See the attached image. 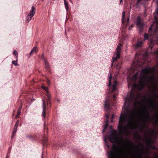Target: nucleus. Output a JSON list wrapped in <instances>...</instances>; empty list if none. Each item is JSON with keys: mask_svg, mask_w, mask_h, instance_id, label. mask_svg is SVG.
Returning <instances> with one entry per match:
<instances>
[{"mask_svg": "<svg viewBox=\"0 0 158 158\" xmlns=\"http://www.w3.org/2000/svg\"><path fill=\"white\" fill-rule=\"evenodd\" d=\"M128 118H129V122L128 123V125L131 128H134V126L131 124V123L133 122L132 117H129L126 113L123 114H121L119 118L118 129L119 134L121 135V139L123 140V141L121 142L120 140L118 139V135L117 134L116 131L115 130L112 129L110 131L111 134L110 136L108 137L105 136L104 138V142L107 148H110V146L107 142V139H109L110 142L112 143H121L123 144L126 145L129 144L130 143L129 140H124L122 136L127 128L126 124L127 122V119Z\"/></svg>", "mask_w": 158, "mask_h": 158, "instance_id": "nucleus-1", "label": "nucleus"}, {"mask_svg": "<svg viewBox=\"0 0 158 158\" xmlns=\"http://www.w3.org/2000/svg\"><path fill=\"white\" fill-rule=\"evenodd\" d=\"M141 72L144 75V76L142 79H140L139 81V84L137 85L135 84L132 87V89L135 87L138 88L139 90H141L144 89L146 85V83L145 80L147 79V81L149 83H153L152 86V92L154 94L156 95L157 92V87L154 84L155 82V78L153 77H151L148 75V74H151L153 72V70L151 68H145L142 69Z\"/></svg>", "mask_w": 158, "mask_h": 158, "instance_id": "nucleus-2", "label": "nucleus"}, {"mask_svg": "<svg viewBox=\"0 0 158 158\" xmlns=\"http://www.w3.org/2000/svg\"><path fill=\"white\" fill-rule=\"evenodd\" d=\"M122 46V45L120 44H118L112 58L111 67L114 65V68L117 69L116 73L117 75L118 74L119 71L121 68L122 65L121 62H118L117 60L119 59L120 57L121 47ZM115 75H116V74H115Z\"/></svg>", "mask_w": 158, "mask_h": 158, "instance_id": "nucleus-3", "label": "nucleus"}, {"mask_svg": "<svg viewBox=\"0 0 158 158\" xmlns=\"http://www.w3.org/2000/svg\"><path fill=\"white\" fill-rule=\"evenodd\" d=\"M109 78V83L108 86L109 87V89L108 90V92L107 94V97L106 99H112V98L115 99V98H117L118 93V89L116 88L118 83L116 80H114L113 84L112 86L111 87L112 76L110 74Z\"/></svg>", "mask_w": 158, "mask_h": 158, "instance_id": "nucleus-4", "label": "nucleus"}, {"mask_svg": "<svg viewBox=\"0 0 158 158\" xmlns=\"http://www.w3.org/2000/svg\"><path fill=\"white\" fill-rule=\"evenodd\" d=\"M157 15L155 16L154 23L151 25L149 29V33L151 36L158 37V8L156 10Z\"/></svg>", "mask_w": 158, "mask_h": 158, "instance_id": "nucleus-5", "label": "nucleus"}, {"mask_svg": "<svg viewBox=\"0 0 158 158\" xmlns=\"http://www.w3.org/2000/svg\"><path fill=\"white\" fill-rule=\"evenodd\" d=\"M133 99H125L124 102V108L125 110H128L132 106L133 104L132 100ZM137 100L138 99H135ZM143 100H155V99H143Z\"/></svg>", "mask_w": 158, "mask_h": 158, "instance_id": "nucleus-6", "label": "nucleus"}, {"mask_svg": "<svg viewBox=\"0 0 158 158\" xmlns=\"http://www.w3.org/2000/svg\"><path fill=\"white\" fill-rule=\"evenodd\" d=\"M116 99H106L105 101V109L107 111L110 109L112 106L114 105Z\"/></svg>", "mask_w": 158, "mask_h": 158, "instance_id": "nucleus-7", "label": "nucleus"}, {"mask_svg": "<svg viewBox=\"0 0 158 158\" xmlns=\"http://www.w3.org/2000/svg\"><path fill=\"white\" fill-rule=\"evenodd\" d=\"M136 23L137 27L139 28V33H140L143 31V27L144 24L139 16L137 17Z\"/></svg>", "mask_w": 158, "mask_h": 158, "instance_id": "nucleus-8", "label": "nucleus"}, {"mask_svg": "<svg viewBox=\"0 0 158 158\" xmlns=\"http://www.w3.org/2000/svg\"><path fill=\"white\" fill-rule=\"evenodd\" d=\"M125 12L123 11V15H122V23L123 24H124L125 26V27H123L122 29V32L124 33L126 31V27L129 23V17H128L127 18V20H126L125 19Z\"/></svg>", "mask_w": 158, "mask_h": 158, "instance_id": "nucleus-9", "label": "nucleus"}, {"mask_svg": "<svg viewBox=\"0 0 158 158\" xmlns=\"http://www.w3.org/2000/svg\"><path fill=\"white\" fill-rule=\"evenodd\" d=\"M142 110L143 111V116L144 118V121L146 123L148 119H151L152 120H153L152 118H151L149 113L148 110L144 106L142 108Z\"/></svg>", "mask_w": 158, "mask_h": 158, "instance_id": "nucleus-10", "label": "nucleus"}, {"mask_svg": "<svg viewBox=\"0 0 158 158\" xmlns=\"http://www.w3.org/2000/svg\"><path fill=\"white\" fill-rule=\"evenodd\" d=\"M48 104V100L47 99H44L43 100V112L42 113V115L44 118L45 117V109L46 106Z\"/></svg>", "mask_w": 158, "mask_h": 158, "instance_id": "nucleus-11", "label": "nucleus"}, {"mask_svg": "<svg viewBox=\"0 0 158 158\" xmlns=\"http://www.w3.org/2000/svg\"><path fill=\"white\" fill-rule=\"evenodd\" d=\"M125 99H138V98L135 97V93L132 90H131L130 93V97L129 98H126ZM140 99H157V98H141Z\"/></svg>", "mask_w": 158, "mask_h": 158, "instance_id": "nucleus-12", "label": "nucleus"}, {"mask_svg": "<svg viewBox=\"0 0 158 158\" xmlns=\"http://www.w3.org/2000/svg\"><path fill=\"white\" fill-rule=\"evenodd\" d=\"M109 158H117L116 152L114 151H111L108 152Z\"/></svg>", "mask_w": 158, "mask_h": 158, "instance_id": "nucleus-13", "label": "nucleus"}, {"mask_svg": "<svg viewBox=\"0 0 158 158\" xmlns=\"http://www.w3.org/2000/svg\"><path fill=\"white\" fill-rule=\"evenodd\" d=\"M44 63L45 65V69L47 71H48L49 73H50V66L49 63L45 59H44Z\"/></svg>", "mask_w": 158, "mask_h": 158, "instance_id": "nucleus-14", "label": "nucleus"}, {"mask_svg": "<svg viewBox=\"0 0 158 158\" xmlns=\"http://www.w3.org/2000/svg\"><path fill=\"white\" fill-rule=\"evenodd\" d=\"M143 41H138L137 43L133 45V47L136 49L141 47L142 46Z\"/></svg>", "mask_w": 158, "mask_h": 158, "instance_id": "nucleus-15", "label": "nucleus"}, {"mask_svg": "<svg viewBox=\"0 0 158 158\" xmlns=\"http://www.w3.org/2000/svg\"><path fill=\"white\" fill-rule=\"evenodd\" d=\"M41 87L46 92V95L48 96V99H50L51 97H50V94L48 92V88L44 85H42Z\"/></svg>", "mask_w": 158, "mask_h": 158, "instance_id": "nucleus-16", "label": "nucleus"}, {"mask_svg": "<svg viewBox=\"0 0 158 158\" xmlns=\"http://www.w3.org/2000/svg\"><path fill=\"white\" fill-rule=\"evenodd\" d=\"M106 124L103 130V131H105L106 130V128L108 127V119L109 117V114L107 113L106 115Z\"/></svg>", "mask_w": 158, "mask_h": 158, "instance_id": "nucleus-17", "label": "nucleus"}, {"mask_svg": "<svg viewBox=\"0 0 158 158\" xmlns=\"http://www.w3.org/2000/svg\"><path fill=\"white\" fill-rule=\"evenodd\" d=\"M18 125L19 123H15L13 131L11 137L12 138H13V137L16 133Z\"/></svg>", "mask_w": 158, "mask_h": 158, "instance_id": "nucleus-18", "label": "nucleus"}, {"mask_svg": "<svg viewBox=\"0 0 158 158\" xmlns=\"http://www.w3.org/2000/svg\"><path fill=\"white\" fill-rule=\"evenodd\" d=\"M35 8L34 6H32L31 8V10L30 11L29 15L32 17L35 14Z\"/></svg>", "mask_w": 158, "mask_h": 158, "instance_id": "nucleus-19", "label": "nucleus"}, {"mask_svg": "<svg viewBox=\"0 0 158 158\" xmlns=\"http://www.w3.org/2000/svg\"><path fill=\"white\" fill-rule=\"evenodd\" d=\"M37 48L36 47H34L33 48V49L31 50V52L30 53V55H31L33 52H35V53H36L37 52Z\"/></svg>", "mask_w": 158, "mask_h": 158, "instance_id": "nucleus-20", "label": "nucleus"}, {"mask_svg": "<svg viewBox=\"0 0 158 158\" xmlns=\"http://www.w3.org/2000/svg\"><path fill=\"white\" fill-rule=\"evenodd\" d=\"M22 106H20L18 110V112H17V114L15 118H17L19 117V116L20 114L21 113V111L22 109Z\"/></svg>", "mask_w": 158, "mask_h": 158, "instance_id": "nucleus-21", "label": "nucleus"}, {"mask_svg": "<svg viewBox=\"0 0 158 158\" xmlns=\"http://www.w3.org/2000/svg\"><path fill=\"white\" fill-rule=\"evenodd\" d=\"M32 17H31V16H30L29 15H28L26 17V22H29L31 20V19Z\"/></svg>", "mask_w": 158, "mask_h": 158, "instance_id": "nucleus-22", "label": "nucleus"}, {"mask_svg": "<svg viewBox=\"0 0 158 158\" xmlns=\"http://www.w3.org/2000/svg\"><path fill=\"white\" fill-rule=\"evenodd\" d=\"M64 4L65 6V9L67 11H68L69 10V4L68 2H64Z\"/></svg>", "mask_w": 158, "mask_h": 158, "instance_id": "nucleus-23", "label": "nucleus"}, {"mask_svg": "<svg viewBox=\"0 0 158 158\" xmlns=\"http://www.w3.org/2000/svg\"><path fill=\"white\" fill-rule=\"evenodd\" d=\"M146 142L148 144H150L152 143V140L151 139H147Z\"/></svg>", "mask_w": 158, "mask_h": 158, "instance_id": "nucleus-24", "label": "nucleus"}, {"mask_svg": "<svg viewBox=\"0 0 158 158\" xmlns=\"http://www.w3.org/2000/svg\"><path fill=\"white\" fill-rule=\"evenodd\" d=\"M144 39L145 40H146L148 39V35L146 33H145L144 34Z\"/></svg>", "mask_w": 158, "mask_h": 158, "instance_id": "nucleus-25", "label": "nucleus"}, {"mask_svg": "<svg viewBox=\"0 0 158 158\" xmlns=\"http://www.w3.org/2000/svg\"><path fill=\"white\" fill-rule=\"evenodd\" d=\"M12 64H14L15 66L18 65L17 64V59L16 60H13L12 61Z\"/></svg>", "mask_w": 158, "mask_h": 158, "instance_id": "nucleus-26", "label": "nucleus"}, {"mask_svg": "<svg viewBox=\"0 0 158 158\" xmlns=\"http://www.w3.org/2000/svg\"><path fill=\"white\" fill-rule=\"evenodd\" d=\"M154 117L156 118V121L158 123V113H157L156 115L154 116Z\"/></svg>", "mask_w": 158, "mask_h": 158, "instance_id": "nucleus-27", "label": "nucleus"}, {"mask_svg": "<svg viewBox=\"0 0 158 158\" xmlns=\"http://www.w3.org/2000/svg\"><path fill=\"white\" fill-rule=\"evenodd\" d=\"M13 53L14 55H15L16 58L17 59L18 58V52L16 50H15L14 51Z\"/></svg>", "mask_w": 158, "mask_h": 158, "instance_id": "nucleus-28", "label": "nucleus"}, {"mask_svg": "<svg viewBox=\"0 0 158 158\" xmlns=\"http://www.w3.org/2000/svg\"><path fill=\"white\" fill-rule=\"evenodd\" d=\"M142 153L140 152H138V157L139 158H142Z\"/></svg>", "mask_w": 158, "mask_h": 158, "instance_id": "nucleus-29", "label": "nucleus"}, {"mask_svg": "<svg viewBox=\"0 0 158 158\" xmlns=\"http://www.w3.org/2000/svg\"><path fill=\"white\" fill-rule=\"evenodd\" d=\"M137 54L136 53V54L135 59V60H137L136 61H137V63L138 64L139 62H140V61H139V58H137Z\"/></svg>", "mask_w": 158, "mask_h": 158, "instance_id": "nucleus-30", "label": "nucleus"}, {"mask_svg": "<svg viewBox=\"0 0 158 158\" xmlns=\"http://www.w3.org/2000/svg\"><path fill=\"white\" fill-rule=\"evenodd\" d=\"M47 83L48 85L49 86L50 85V82L49 80L47 79Z\"/></svg>", "mask_w": 158, "mask_h": 158, "instance_id": "nucleus-31", "label": "nucleus"}, {"mask_svg": "<svg viewBox=\"0 0 158 158\" xmlns=\"http://www.w3.org/2000/svg\"><path fill=\"white\" fill-rule=\"evenodd\" d=\"M138 104V102L135 101V102L134 103V105L135 106H136L137 104Z\"/></svg>", "mask_w": 158, "mask_h": 158, "instance_id": "nucleus-32", "label": "nucleus"}, {"mask_svg": "<svg viewBox=\"0 0 158 158\" xmlns=\"http://www.w3.org/2000/svg\"><path fill=\"white\" fill-rule=\"evenodd\" d=\"M41 58L44 61V59H45L44 57V54H43L41 56Z\"/></svg>", "mask_w": 158, "mask_h": 158, "instance_id": "nucleus-33", "label": "nucleus"}, {"mask_svg": "<svg viewBox=\"0 0 158 158\" xmlns=\"http://www.w3.org/2000/svg\"><path fill=\"white\" fill-rule=\"evenodd\" d=\"M155 53L158 56V50Z\"/></svg>", "mask_w": 158, "mask_h": 158, "instance_id": "nucleus-34", "label": "nucleus"}, {"mask_svg": "<svg viewBox=\"0 0 158 158\" xmlns=\"http://www.w3.org/2000/svg\"><path fill=\"white\" fill-rule=\"evenodd\" d=\"M137 76V74H135L134 76L133 77H134L136 79Z\"/></svg>", "mask_w": 158, "mask_h": 158, "instance_id": "nucleus-35", "label": "nucleus"}, {"mask_svg": "<svg viewBox=\"0 0 158 158\" xmlns=\"http://www.w3.org/2000/svg\"><path fill=\"white\" fill-rule=\"evenodd\" d=\"M114 118V114H113L111 117L112 119ZM111 121H112V119Z\"/></svg>", "mask_w": 158, "mask_h": 158, "instance_id": "nucleus-36", "label": "nucleus"}, {"mask_svg": "<svg viewBox=\"0 0 158 158\" xmlns=\"http://www.w3.org/2000/svg\"><path fill=\"white\" fill-rule=\"evenodd\" d=\"M152 148L153 149H155L156 148V147H155V146H152Z\"/></svg>", "mask_w": 158, "mask_h": 158, "instance_id": "nucleus-37", "label": "nucleus"}, {"mask_svg": "<svg viewBox=\"0 0 158 158\" xmlns=\"http://www.w3.org/2000/svg\"><path fill=\"white\" fill-rule=\"evenodd\" d=\"M120 0V4H121L122 2L123 1V0Z\"/></svg>", "mask_w": 158, "mask_h": 158, "instance_id": "nucleus-38", "label": "nucleus"}, {"mask_svg": "<svg viewBox=\"0 0 158 158\" xmlns=\"http://www.w3.org/2000/svg\"><path fill=\"white\" fill-rule=\"evenodd\" d=\"M141 0H137V2H139Z\"/></svg>", "mask_w": 158, "mask_h": 158, "instance_id": "nucleus-39", "label": "nucleus"}, {"mask_svg": "<svg viewBox=\"0 0 158 158\" xmlns=\"http://www.w3.org/2000/svg\"><path fill=\"white\" fill-rule=\"evenodd\" d=\"M16 123H19V120H18L17 122H16Z\"/></svg>", "mask_w": 158, "mask_h": 158, "instance_id": "nucleus-40", "label": "nucleus"}, {"mask_svg": "<svg viewBox=\"0 0 158 158\" xmlns=\"http://www.w3.org/2000/svg\"><path fill=\"white\" fill-rule=\"evenodd\" d=\"M41 158H43V154H42Z\"/></svg>", "mask_w": 158, "mask_h": 158, "instance_id": "nucleus-41", "label": "nucleus"}, {"mask_svg": "<svg viewBox=\"0 0 158 158\" xmlns=\"http://www.w3.org/2000/svg\"><path fill=\"white\" fill-rule=\"evenodd\" d=\"M141 129H143V127L142 126L141 127H140Z\"/></svg>", "mask_w": 158, "mask_h": 158, "instance_id": "nucleus-42", "label": "nucleus"}, {"mask_svg": "<svg viewBox=\"0 0 158 158\" xmlns=\"http://www.w3.org/2000/svg\"><path fill=\"white\" fill-rule=\"evenodd\" d=\"M64 2H67V1H66V0H64Z\"/></svg>", "mask_w": 158, "mask_h": 158, "instance_id": "nucleus-43", "label": "nucleus"}, {"mask_svg": "<svg viewBox=\"0 0 158 158\" xmlns=\"http://www.w3.org/2000/svg\"><path fill=\"white\" fill-rule=\"evenodd\" d=\"M156 43L157 44H158V39H157V41Z\"/></svg>", "mask_w": 158, "mask_h": 158, "instance_id": "nucleus-44", "label": "nucleus"}, {"mask_svg": "<svg viewBox=\"0 0 158 158\" xmlns=\"http://www.w3.org/2000/svg\"><path fill=\"white\" fill-rule=\"evenodd\" d=\"M151 43H152V40L151 41Z\"/></svg>", "mask_w": 158, "mask_h": 158, "instance_id": "nucleus-45", "label": "nucleus"}, {"mask_svg": "<svg viewBox=\"0 0 158 158\" xmlns=\"http://www.w3.org/2000/svg\"><path fill=\"white\" fill-rule=\"evenodd\" d=\"M151 106H150V108H151Z\"/></svg>", "mask_w": 158, "mask_h": 158, "instance_id": "nucleus-46", "label": "nucleus"}, {"mask_svg": "<svg viewBox=\"0 0 158 158\" xmlns=\"http://www.w3.org/2000/svg\"><path fill=\"white\" fill-rule=\"evenodd\" d=\"M153 70H154L155 69V68H153Z\"/></svg>", "mask_w": 158, "mask_h": 158, "instance_id": "nucleus-47", "label": "nucleus"}, {"mask_svg": "<svg viewBox=\"0 0 158 158\" xmlns=\"http://www.w3.org/2000/svg\"><path fill=\"white\" fill-rule=\"evenodd\" d=\"M42 1H44V0H41Z\"/></svg>", "mask_w": 158, "mask_h": 158, "instance_id": "nucleus-48", "label": "nucleus"}, {"mask_svg": "<svg viewBox=\"0 0 158 158\" xmlns=\"http://www.w3.org/2000/svg\"><path fill=\"white\" fill-rule=\"evenodd\" d=\"M6 158H7V157L6 156Z\"/></svg>", "mask_w": 158, "mask_h": 158, "instance_id": "nucleus-49", "label": "nucleus"}, {"mask_svg": "<svg viewBox=\"0 0 158 158\" xmlns=\"http://www.w3.org/2000/svg\"><path fill=\"white\" fill-rule=\"evenodd\" d=\"M139 57H140V56H139ZM139 59V58H138Z\"/></svg>", "mask_w": 158, "mask_h": 158, "instance_id": "nucleus-50", "label": "nucleus"}]
</instances>
